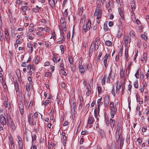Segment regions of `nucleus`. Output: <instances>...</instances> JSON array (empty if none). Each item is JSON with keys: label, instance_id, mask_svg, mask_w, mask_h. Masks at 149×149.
<instances>
[{"label": "nucleus", "instance_id": "nucleus-21", "mask_svg": "<svg viewBox=\"0 0 149 149\" xmlns=\"http://www.w3.org/2000/svg\"><path fill=\"white\" fill-rule=\"evenodd\" d=\"M107 74H104L103 78L101 80V83L103 85H104L105 83L106 79H107Z\"/></svg>", "mask_w": 149, "mask_h": 149}, {"label": "nucleus", "instance_id": "nucleus-52", "mask_svg": "<svg viewBox=\"0 0 149 149\" xmlns=\"http://www.w3.org/2000/svg\"><path fill=\"white\" fill-rule=\"evenodd\" d=\"M104 29L105 31H108L107 26V24H104Z\"/></svg>", "mask_w": 149, "mask_h": 149}, {"label": "nucleus", "instance_id": "nucleus-51", "mask_svg": "<svg viewBox=\"0 0 149 149\" xmlns=\"http://www.w3.org/2000/svg\"><path fill=\"white\" fill-rule=\"evenodd\" d=\"M102 54V52H100L99 53V55L98 56L97 58V60H99L101 57Z\"/></svg>", "mask_w": 149, "mask_h": 149}, {"label": "nucleus", "instance_id": "nucleus-62", "mask_svg": "<svg viewBox=\"0 0 149 149\" xmlns=\"http://www.w3.org/2000/svg\"><path fill=\"white\" fill-rule=\"evenodd\" d=\"M130 65H129L127 66V68L126 71V73H127V72L128 73V74L129 72V70H130Z\"/></svg>", "mask_w": 149, "mask_h": 149}, {"label": "nucleus", "instance_id": "nucleus-64", "mask_svg": "<svg viewBox=\"0 0 149 149\" xmlns=\"http://www.w3.org/2000/svg\"><path fill=\"white\" fill-rule=\"evenodd\" d=\"M111 93L114 96H115L116 94H115V91H114V89L113 88V89H112V90H111Z\"/></svg>", "mask_w": 149, "mask_h": 149}, {"label": "nucleus", "instance_id": "nucleus-24", "mask_svg": "<svg viewBox=\"0 0 149 149\" xmlns=\"http://www.w3.org/2000/svg\"><path fill=\"white\" fill-rule=\"evenodd\" d=\"M86 18L84 15H82L80 19V23L83 24L85 22Z\"/></svg>", "mask_w": 149, "mask_h": 149}, {"label": "nucleus", "instance_id": "nucleus-28", "mask_svg": "<svg viewBox=\"0 0 149 149\" xmlns=\"http://www.w3.org/2000/svg\"><path fill=\"white\" fill-rule=\"evenodd\" d=\"M29 121L30 124H31L33 123V118H32V116H31V114H30L29 116Z\"/></svg>", "mask_w": 149, "mask_h": 149}, {"label": "nucleus", "instance_id": "nucleus-57", "mask_svg": "<svg viewBox=\"0 0 149 149\" xmlns=\"http://www.w3.org/2000/svg\"><path fill=\"white\" fill-rule=\"evenodd\" d=\"M106 6L107 8H111L112 6L109 4V3L108 2H107V3L106 2Z\"/></svg>", "mask_w": 149, "mask_h": 149}, {"label": "nucleus", "instance_id": "nucleus-32", "mask_svg": "<svg viewBox=\"0 0 149 149\" xmlns=\"http://www.w3.org/2000/svg\"><path fill=\"white\" fill-rule=\"evenodd\" d=\"M105 44L108 46L111 45L112 44V42L110 41L107 40L105 41Z\"/></svg>", "mask_w": 149, "mask_h": 149}, {"label": "nucleus", "instance_id": "nucleus-9", "mask_svg": "<svg viewBox=\"0 0 149 149\" xmlns=\"http://www.w3.org/2000/svg\"><path fill=\"white\" fill-rule=\"evenodd\" d=\"M13 82L14 85V87L15 90V91L16 92H17L19 91V84L17 80L14 79V78H13Z\"/></svg>", "mask_w": 149, "mask_h": 149}, {"label": "nucleus", "instance_id": "nucleus-17", "mask_svg": "<svg viewBox=\"0 0 149 149\" xmlns=\"http://www.w3.org/2000/svg\"><path fill=\"white\" fill-rule=\"evenodd\" d=\"M28 47L29 48V50L31 51V53L33 52V45L30 42L28 43L27 44Z\"/></svg>", "mask_w": 149, "mask_h": 149}, {"label": "nucleus", "instance_id": "nucleus-4", "mask_svg": "<svg viewBox=\"0 0 149 149\" xmlns=\"http://www.w3.org/2000/svg\"><path fill=\"white\" fill-rule=\"evenodd\" d=\"M102 15V10H101L99 7H97L96 8L95 13L94 14V16H97V18H101Z\"/></svg>", "mask_w": 149, "mask_h": 149}, {"label": "nucleus", "instance_id": "nucleus-53", "mask_svg": "<svg viewBox=\"0 0 149 149\" xmlns=\"http://www.w3.org/2000/svg\"><path fill=\"white\" fill-rule=\"evenodd\" d=\"M109 56V55L108 54H106L104 58V60H107Z\"/></svg>", "mask_w": 149, "mask_h": 149}, {"label": "nucleus", "instance_id": "nucleus-31", "mask_svg": "<svg viewBox=\"0 0 149 149\" xmlns=\"http://www.w3.org/2000/svg\"><path fill=\"white\" fill-rule=\"evenodd\" d=\"M28 8V6H23L21 7V9L23 11H26Z\"/></svg>", "mask_w": 149, "mask_h": 149}, {"label": "nucleus", "instance_id": "nucleus-45", "mask_svg": "<svg viewBox=\"0 0 149 149\" xmlns=\"http://www.w3.org/2000/svg\"><path fill=\"white\" fill-rule=\"evenodd\" d=\"M63 15L65 17H67L68 15V12L67 9H66L65 10L64 12L63 13Z\"/></svg>", "mask_w": 149, "mask_h": 149}, {"label": "nucleus", "instance_id": "nucleus-55", "mask_svg": "<svg viewBox=\"0 0 149 149\" xmlns=\"http://www.w3.org/2000/svg\"><path fill=\"white\" fill-rule=\"evenodd\" d=\"M137 141L139 143V145H140L141 144V142H142V140L140 138H139L137 140Z\"/></svg>", "mask_w": 149, "mask_h": 149}, {"label": "nucleus", "instance_id": "nucleus-7", "mask_svg": "<svg viewBox=\"0 0 149 149\" xmlns=\"http://www.w3.org/2000/svg\"><path fill=\"white\" fill-rule=\"evenodd\" d=\"M95 48V50H96L95 44L94 43V42H93L91 45L89 49V55H91L93 53V51Z\"/></svg>", "mask_w": 149, "mask_h": 149}, {"label": "nucleus", "instance_id": "nucleus-26", "mask_svg": "<svg viewBox=\"0 0 149 149\" xmlns=\"http://www.w3.org/2000/svg\"><path fill=\"white\" fill-rule=\"evenodd\" d=\"M112 74L110 72L108 74V75L107 74V83H110V79L111 78V75Z\"/></svg>", "mask_w": 149, "mask_h": 149}, {"label": "nucleus", "instance_id": "nucleus-43", "mask_svg": "<svg viewBox=\"0 0 149 149\" xmlns=\"http://www.w3.org/2000/svg\"><path fill=\"white\" fill-rule=\"evenodd\" d=\"M97 108H95L94 111V116L96 118H97V116L98 115V114H97Z\"/></svg>", "mask_w": 149, "mask_h": 149}, {"label": "nucleus", "instance_id": "nucleus-60", "mask_svg": "<svg viewBox=\"0 0 149 149\" xmlns=\"http://www.w3.org/2000/svg\"><path fill=\"white\" fill-rule=\"evenodd\" d=\"M10 143L11 145L12 149H14L15 147L14 142H11Z\"/></svg>", "mask_w": 149, "mask_h": 149}, {"label": "nucleus", "instance_id": "nucleus-50", "mask_svg": "<svg viewBox=\"0 0 149 149\" xmlns=\"http://www.w3.org/2000/svg\"><path fill=\"white\" fill-rule=\"evenodd\" d=\"M51 75V73L49 72H46L45 74V76L46 77H50Z\"/></svg>", "mask_w": 149, "mask_h": 149}, {"label": "nucleus", "instance_id": "nucleus-6", "mask_svg": "<svg viewBox=\"0 0 149 149\" xmlns=\"http://www.w3.org/2000/svg\"><path fill=\"white\" fill-rule=\"evenodd\" d=\"M110 101L109 96L108 95H106L105 97L104 102V105L106 107H107L108 106Z\"/></svg>", "mask_w": 149, "mask_h": 149}, {"label": "nucleus", "instance_id": "nucleus-56", "mask_svg": "<svg viewBox=\"0 0 149 149\" xmlns=\"http://www.w3.org/2000/svg\"><path fill=\"white\" fill-rule=\"evenodd\" d=\"M2 84L3 86V88L4 89H6L7 88V86L5 82V81H3L2 83Z\"/></svg>", "mask_w": 149, "mask_h": 149}, {"label": "nucleus", "instance_id": "nucleus-38", "mask_svg": "<svg viewBox=\"0 0 149 149\" xmlns=\"http://www.w3.org/2000/svg\"><path fill=\"white\" fill-rule=\"evenodd\" d=\"M91 65L90 64H88L86 65V69L88 71H91Z\"/></svg>", "mask_w": 149, "mask_h": 149}, {"label": "nucleus", "instance_id": "nucleus-46", "mask_svg": "<svg viewBox=\"0 0 149 149\" xmlns=\"http://www.w3.org/2000/svg\"><path fill=\"white\" fill-rule=\"evenodd\" d=\"M17 79H18V81L19 82H21L22 81L21 76V73H20V75L19 76L17 75Z\"/></svg>", "mask_w": 149, "mask_h": 149}, {"label": "nucleus", "instance_id": "nucleus-8", "mask_svg": "<svg viewBox=\"0 0 149 149\" xmlns=\"http://www.w3.org/2000/svg\"><path fill=\"white\" fill-rule=\"evenodd\" d=\"M79 71L81 74H83L85 72V69L82 65V61H79Z\"/></svg>", "mask_w": 149, "mask_h": 149}, {"label": "nucleus", "instance_id": "nucleus-54", "mask_svg": "<svg viewBox=\"0 0 149 149\" xmlns=\"http://www.w3.org/2000/svg\"><path fill=\"white\" fill-rule=\"evenodd\" d=\"M141 36L143 39L146 40L148 39V38L144 34H142Z\"/></svg>", "mask_w": 149, "mask_h": 149}, {"label": "nucleus", "instance_id": "nucleus-15", "mask_svg": "<svg viewBox=\"0 0 149 149\" xmlns=\"http://www.w3.org/2000/svg\"><path fill=\"white\" fill-rule=\"evenodd\" d=\"M115 125V120L110 118L109 120V125L111 128H113L114 127Z\"/></svg>", "mask_w": 149, "mask_h": 149}, {"label": "nucleus", "instance_id": "nucleus-39", "mask_svg": "<svg viewBox=\"0 0 149 149\" xmlns=\"http://www.w3.org/2000/svg\"><path fill=\"white\" fill-rule=\"evenodd\" d=\"M132 86L130 84H129L128 86V91L127 92L128 93L130 94L131 93V90Z\"/></svg>", "mask_w": 149, "mask_h": 149}, {"label": "nucleus", "instance_id": "nucleus-59", "mask_svg": "<svg viewBox=\"0 0 149 149\" xmlns=\"http://www.w3.org/2000/svg\"><path fill=\"white\" fill-rule=\"evenodd\" d=\"M49 103V100H46L44 102H43V104H44V105L46 106Z\"/></svg>", "mask_w": 149, "mask_h": 149}, {"label": "nucleus", "instance_id": "nucleus-44", "mask_svg": "<svg viewBox=\"0 0 149 149\" xmlns=\"http://www.w3.org/2000/svg\"><path fill=\"white\" fill-rule=\"evenodd\" d=\"M60 48L62 54H63L64 53V48L63 46L62 45H60Z\"/></svg>", "mask_w": 149, "mask_h": 149}, {"label": "nucleus", "instance_id": "nucleus-63", "mask_svg": "<svg viewBox=\"0 0 149 149\" xmlns=\"http://www.w3.org/2000/svg\"><path fill=\"white\" fill-rule=\"evenodd\" d=\"M31 149H37L36 146L34 145V143H32V145Z\"/></svg>", "mask_w": 149, "mask_h": 149}, {"label": "nucleus", "instance_id": "nucleus-11", "mask_svg": "<svg viewBox=\"0 0 149 149\" xmlns=\"http://www.w3.org/2000/svg\"><path fill=\"white\" fill-rule=\"evenodd\" d=\"M122 31L123 26H120L118 30V33L117 35V36L118 38H120L123 35Z\"/></svg>", "mask_w": 149, "mask_h": 149}, {"label": "nucleus", "instance_id": "nucleus-36", "mask_svg": "<svg viewBox=\"0 0 149 149\" xmlns=\"http://www.w3.org/2000/svg\"><path fill=\"white\" fill-rule=\"evenodd\" d=\"M83 7L82 6H81L80 8V9L79 13V15H82L83 13Z\"/></svg>", "mask_w": 149, "mask_h": 149}, {"label": "nucleus", "instance_id": "nucleus-47", "mask_svg": "<svg viewBox=\"0 0 149 149\" xmlns=\"http://www.w3.org/2000/svg\"><path fill=\"white\" fill-rule=\"evenodd\" d=\"M28 80L29 81V84H32L33 82L32 80L31 77H28L27 78Z\"/></svg>", "mask_w": 149, "mask_h": 149}, {"label": "nucleus", "instance_id": "nucleus-12", "mask_svg": "<svg viewBox=\"0 0 149 149\" xmlns=\"http://www.w3.org/2000/svg\"><path fill=\"white\" fill-rule=\"evenodd\" d=\"M76 104V102H74L73 103L72 105L71 106V111L72 113L73 114H74L75 113Z\"/></svg>", "mask_w": 149, "mask_h": 149}, {"label": "nucleus", "instance_id": "nucleus-27", "mask_svg": "<svg viewBox=\"0 0 149 149\" xmlns=\"http://www.w3.org/2000/svg\"><path fill=\"white\" fill-rule=\"evenodd\" d=\"M111 112L112 113H116L117 111V107L116 106H115L114 107L111 108Z\"/></svg>", "mask_w": 149, "mask_h": 149}, {"label": "nucleus", "instance_id": "nucleus-10", "mask_svg": "<svg viewBox=\"0 0 149 149\" xmlns=\"http://www.w3.org/2000/svg\"><path fill=\"white\" fill-rule=\"evenodd\" d=\"M58 0H49V3L51 7L54 8Z\"/></svg>", "mask_w": 149, "mask_h": 149}, {"label": "nucleus", "instance_id": "nucleus-3", "mask_svg": "<svg viewBox=\"0 0 149 149\" xmlns=\"http://www.w3.org/2000/svg\"><path fill=\"white\" fill-rule=\"evenodd\" d=\"M91 21L90 20H88L86 24L84 25L82 29V32L84 34H86V32L89 31L91 28Z\"/></svg>", "mask_w": 149, "mask_h": 149}, {"label": "nucleus", "instance_id": "nucleus-48", "mask_svg": "<svg viewBox=\"0 0 149 149\" xmlns=\"http://www.w3.org/2000/svg\"><path fill=\"white\" fill-rule=\"evenodd\" d=\"M60 22L62 24L65 23V19L64 18H61Z\"/></svg>", "mask_w": 149, "mask_h": 149}, {"label": "nucleus", "instance_id": "nucleus-29", "mask_svg": "<svg viewBox=\"0 0 149 149\" xmlns=\"http://www.w3.org/2000/svg\"><path fill=\"white\" fill-rule=\"evenodd\" d=\"M58 57L56 55H55V54L53 53V60L54 62L55 63V60H58Z\"/></svg>", "mask_w": 149, "mask_h": 149}, {"label": "nucleus", "instance_id": "nucleus-16", "mask_svg": "<svg viewBox=\"0 0 149 149\" xmlns=\"http://www.w3.org/2000/svg\"><path fill=\"white\" fill-rule=\"evenodd\" d=\"M131 41V38L127 37L125 36L124 38V41L126 45H127L128 42H130Z\"/></svg>", "mask_w": 149, "mask_h": 149}, {"label": "nucleus", "instance_id": "nucleus-18", "mask_svg": "<svg viewBox=\"0 0 149 149\" xmlns=\"http://www.w3.org/2000/svg\"><path fill=\"white\" fill-rule=\"evenodd\" d=\"M121 85L118 84V83L117 84L116 86V93L117 94H118L120 92V90L121 88Z\"/></svg>", "mask_w": 149, "mask_h": 149}, {"label": "nucleus", "instance_id": "nucleus-13", "mask_svg": "<svg viewBox=\"0 0 149 149\" xmlns=\"http://www.w3.org/2000/svg\"><path fill=\"white\" fill-rule=\"evenodd\" d=\"M148 58L147 56V53H144L142 56H141V61H143L144 60L145 62L146 63L147 61Z\"/></svg>", "mask_w": 149, "mask_h": 149}, {"label": "nucleus", "instance_id": "nucleus-5", "mask_svg": "<svg viewBox=\"0 0 149 149\" xmlns=\"http://www.w3.org/2000/svg\"><path fill=\"white\" fill-rule=\"evenodd\" d=\"M0 122L1 125H2L3 127L4 126L6 127V119L3 114L0 115Z\"/></svg>", "mask_w": 149, "mask_h": 149}, {"label": "nucleus", "instance_id": "nucleus-40", "mask_svg": "<svg viewBox=\"0 0 149 149\" xmlns=\"http://www.w3.org/2000/svg\"><path fill=\"white\" fill-rule=\"evenodd\" d=\"M18 143L19 149H22L23 148L22 142H19Z\"/></svg>", "mask_w": 149, "mask_h": 149}, {"label": "nucleus", "instance_id": "nucleus-61", "mask_svg": "<svg viewBox=\"0 0 149 149\" xmlns=\"http://www.w3.org/2000/svg\"><path fill=\"white\" fill-rule=\"evenodd\" d=\"M135 76L137 79H138L139 78V73L138 70H137L136 73L135 74Z\"/></svg>", "mask_w": 149, "mask_h": 149}, {"label": "nucleus", "instance_id": "nucleus-1", "mask_svg": "<svg viewBox=\"0 0 149 149\" xmlns=\"http://www.w3.org/2000/svg\"><path fill=\"white\" fill-rule=\"evenodd\" d=\"M121 128H122V125L121 124V122H118L117 125V128L116 131L117 134L116 141L120 143V146H123V140L121 137L122 136H120L119 132Z\"/></svg>", "mask_w": 149, "mask_h": 149}, {"label": "nucleus", "instance_id": "nucleus-25", "mask_svg": "<svg viewBox=\"0 0 149 149\" xmlns=\"http://www.w3.org/2000/svg\"><path fill=\"white\" fill-rule=\"evenodd\" d=\"M102 97H101L97 101V105L98 107H100L102 106L103 104V102H101Z\"/></svg>", "mask_w": 149, "mask_h": 149}, {"label": "nucleus", "instance_id": "nucleus-37", "mask_svg": "<svg viewBox=\"0 0 149 149\" xmlns=\"http://www.w3.org/2000/svg\"><path fill=\"white\" fill-rule=\"evenodd\" d=\"M125 58H127L126 60L127 61H128V59L127 58L128 57V49H126L125 50Z\"/></svg>", "mask_w": 149, "mask_h": 149}, {"label": "nucleus", "instance_id": "nucleus-20", "mask_svg": "<svg viewBox=\"0 0 149 149\" xmlns=\"http://www.w3.org/2000/svg\"><path fill=\"white\" fill-rule=\"evenodd\" d=\"M118 13L120 16L121 18L122 19H124V16H123V10L119 8H118Z\"/></svg>", "mask_w": 149, "mask_h": 149}, {"label": "nucleus", "instance_id": "nucleus-34", "mask_svg": "<svg viewBox=\"0 0 149 149\" xmlns=\"http://www.w3.org/2000/svg\"><path fill=\"white\" fill-rule=\"evenodd\" d=\"M147 129V127L146 126H143L141 127V130L142 132H146Z\"/></svg>", "mask_w": 149, "mask_h": 149}, {"label": "nucleus", "instance_id": "nucleus-33", "mask_svg": "<svg viewBox=\"0 0 149 149\" xmlns=\"http://www.w3.org/2000/svg\"><path fill=\"white\" fill-rule=\"evenodd\" d=\"M40 61V57L38 56L36 57L35 60V63L36 64H37Z\"/></svg>", "mask_w": 149, "mask_h": 149}, {"label": "nucleus", "instance_id": "nucleus-49", "mask_svg": "<svg viewBox=\"0 0 149 149\" xmlns=\"http://www.w3.org/2000/svg\"><path fill=\"white\" fill-rule=\"evenodd\" d=\"M69 61L71 64H72L73 63V58L72 57H70L69 58Z\"/></svg>", "mask_w": 149, "mask_h": 149}, {"label": "nucleus", "instance_id": "nucleus-23", "mask_svg": "<svg viewBox=\"0 0 149 149\" xmlns=\"http://www.w3.org/2000/svg\"><path fill=\"white\" fill-rule=\"evenodd\" d=\"M94 119L93 117L91 116L89 117L88 120V123L89 124H92L93 121Z\"/></svg>", "mask_w": 149, "mask_h": 149}, {"label": "nucleus", "instance_id": "nucleus-22", "mask_svg": "<svg viewBox=\"0 0 149 149\" xmlns=\"http://www.w3.org/2000/svg\"><path fill=\"white\" fill-rule=\"evenodd\" d=\"M24 106L22 104H20L19 105V110L21 114H23L24 113Z\"/></svg>", "mask_w": 149, "mask_h": 149}, {"label": "nucleus", "instance_id": "nucleus-19", "mask_svg": "<svg viewBox=\"0 0 149 149\" xmlns=\"http://www.w3.org/2000/svg\"><path fill=\"white\" fill-rule=\"evenodd\" d=\"M120 76L124 80L125 79V73L124 71L123 68H122L120 70Z\"/></svg>", "mask_w": 149, "mask_h": 149}, {"label": "nucleus", "instance_id": "nucleus-35", "mask_svg": "<svg viewBox=\"0 0 149 149\" xmlns=\"http://www.w3.org/2000/svg\"><path fill=\"white\" fill-rule=\"evenodd\" d=\"M36 134L32 135V142L33 143H34L35 141L36 140Z\"/></svg>", "mask_w": 149, "mask_h": 149}, {"label": "nucleus", "instance_id": "nucleus-14", "mask_svg": "<svg viewBox=\"0 0 149 149\" xmlns=\"http://www.w3.org/2000/svg\"><path fill=\"white\" fill-rule=\"evenodd\" d=\"M130 4L131 7V9L132 11L134 10L135 9V2L134 0H131Z\"/></svg>", "mask_w": 149, "mask_h": 149}, {"label": "nucleus", "instance_id": "nucleus-58", "mask_svg": "<svg viewBox=\"0 0 149 149\" xmlns=\"http://www.w3.org/2000/svg\"><path fill=\"white\" fill-rule=\"evenodd\" d=\"M115 106L114 105V103L113 102H111L110 104L109 107L110 109L111 108L114 107Z\"/></svg>", "mask_w": 149, "mask_h": 149}, {"label": "nucleus", "instance_id": "nucleus-42", "mask_svg": "<svg viewBox=\"0 0 149 149\" xmlns=\"http://www.w3.org/2000/svg\"><path fill=\"white\" fill-rule=\"evenodd\" d=\"M26 90L27 91H29L30 90V85L29 84H27L26 86Z\"/></svg>", "mask_w": 149, "mask_h": 149}, {"label": "nucleus", "instance_id": "nucleus-41", "mask_svg": "<svg viewBox=\"0 0 149 149\" xmlns=\"http://www.w3.org/2000/svg\"><path fill=\"white\" fill-rule=\"evenodd\" d=\"M134 86L135 88H138V83L137 80L135 81L134 83Z\"/></svg>", "mask_w": 149, "mask_h": 149}, {"label": "nucleus", "instance_id": "nucleus-30", "mask_svg": "<svg viewBox=\"0 0 149 149\" xmlns=\"http://www.w3.org/2000/svg\"><path fill=\"white\" fill-rule=\"evenodd\" d=\"M95 44V46H96L97 47L96 48V50H97L98 49L99 45L100 43V41L99 40H97V41H96V42L95 43L94 42Z\"/></svg>", "mask_w": 149, "mask_h": 149}, {"label": "nucleus", "instance_id": "nucleus-2", "mask_svg": "<svg viewBox=\"0 0 149 149\" xmlns=\"http://www.w3.org/2000/svg\"><path fill=\"white\" fill-rule=\"evenodd\" d=\"M5 117L6 119V123L8 126H9L12 129L14 130L15 129V126L14 123L13 121L10 116L7 114L6 115Z\"/></svg>", "mask_w": 149, "mask_h": 149}]
</instances>
